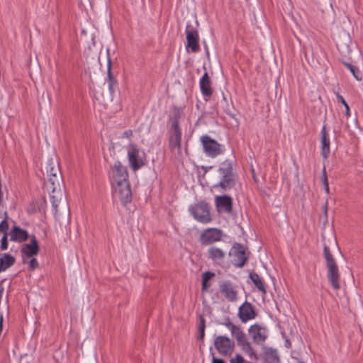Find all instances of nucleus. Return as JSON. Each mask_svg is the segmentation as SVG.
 <instances>
[{"label":"nucleus","mask_w":363,"mask_h":363,"mask_svg":"<svg viewBox=\"0 0 363 363\" xmlns=\"http://www.w3.org/2000/svg\"><path fill=\"white\" fill-rule=\"evenodd\" d=\"M113 186L122 205L125 206L132 201V192L128 181L127 167L116 161L112 168Z\"/></svg>","instance_id":"f257e3e1"},{"label":"nucleus","mask_w":363,"mask_h":363,"mask_svg":"<svg viewBox=\"0 0 363 363\" xmlns=\"http://www.w3.org/2000/svg\"><path fill=\"white\" fill-rule=\"evenodd\" d=\"M224 325L230 330L231 334L235 337L238 346H240L242 350L247 354L251 359L258 360L259 357L255 350L251 346L250 342L247 340L245 334L241 330L240 326L233 324L229 318Z\"/></svg>","instance_id":"f03ea898"},{"label":"nucleus","mask_w":363,"mask_h":363,"mask_svg":"<svg viewBox=\"0 0 363 363\" xmlns=\"http://www.w3.org/2000/svg\"><path fill=\"white\" fill-rule=\"evenodd\" d=\"M218 172L220 178V182L214 185V188H220L223 191H227L235 184L236 175L233 172L232 164L229 162H225L221 164L218 168Z\"/></svg>","instance_id":"7ed1b4c3"},{"label":"nucleus","mask_w":363,"mask_h":363,"mask_svg":"<svg viewBox=\"0 0 363 363\" xmlns=\"http://www.w3.org/2000/svg\"><path fill=\"white\" fill-rule=\"evenodd\" d=\"M179 113H175L174 118L171 119V127L169 130V147L172 151L177 150L181 152L182 131L179 127Z\"/></svg>","instance_id":"20e7f679"},{"label":"nucleus","mask_w":363,"mask_h":363,"mask_svg":"<svg viewBox=\"0 0 363 363\" xmlns=\"http://www.w3.org/2000/svg\"><path fill=\"white\" fill-rule=\"evenodd\" d=\"M127 155L133 171L135 172L145 164V153L142 152L136 145L130 143L127 146Z\"/></svg>","instance_id":"39448f33"},{"label":"nucleus","mask_w":363,"mask_h":363,"mask_svg":"<svg viewBox=\"0 0 363 363\" xmlns=\"http://www.w3.org/2000/svg\"><path fill=\"white\" fill-rule=\"evenodd\" d=\"M213 345L218 352L223 356H230L235 349L234 341L225 335L216 336Z\"/></svg>","instance_id":"423d86ee"},{"label":"nucleus","mask_w":363,"mask_h":363,"mask_svg":"<svg viewBox=\"0 0 363 363\" xmlns=\"http://www.w3.org/2000/svg\"><path fill=\"white\" fill-rule=\"evenodd\" d=\"M189 211L194 218L199 222L207 223L211 220L209 206L204 201L191 206Z\"/></svg>","instance_id":"0eeeda50"},{"label":"nucleus","mask_w":363,"mask_h":363,"mask_svg":"<svg viewBox=\"0 0 363 363\" xmlns=\"http://www.w3.org/2000/svg\"><path fill=\"white\" fill-rule=\"evenodd\" d=\"M201 142L204 152L208 157H216L223 152V146L207 135L201 137Z\"/></svg>","instance_id":"6e6552de"},{"label":"nucleus","mask_w":363,"mask_h":363,"mask_svg":"<svg viewBox=\"0 0 363 363\" xmlns=\"http://www.w3.org/2000/svg\"><path fill=\"white\" fill-rule=\"evenodd\" d=\"M186 50L191 49L192 52H197L200 50L199 35L198 31L191 26L187 25L186 28Z\"/></svg>","instance_id":"1a4fd4ad"},{"label":"nucleus","mask_w":363,"mask_h":363,"mask_svg":"<svg viewBox=\"0 0 363 363\" xmlns=\"http://www.w3.org/2000/svg\"><path fill=\"white\" fill-rule=\"evenodd\" d=\"M249 334L252 336L254 343L263 344L268 337V330L266 327L259 324H254L248 329Z\"/></svg>","instance_id":"9d476101"},{"label":"nucleus","mask_w":363,"mask_h":363,"mask_svg":"<svg viewBox=\"0 0 363 363\" xmlns=\"http://www.w3.org/2000/svg\"><path fill=\"white\" fill-rule=\"evenodd\" d=\"M221 238V230L217 228H208L201 233L200 240L202 245H208L220 241Z\"/></svg>","instance_id":"9b49d317"},{"label":"nucleus","mask_w":363,"mask_h":363,"mask_svg":"<svg viewBox=\"0 0 363 363\" xmlns=\"http://www.w3.org/2000/svg\"><path fill=\"white\" fill-rule=\"evenodd\" d=\"M221 294L230 302L238 299V291L230 281H222L219 285Z\"/></svg>","instance_id":"f8f14e48"},{"label":"nucleus","mask_w":363,"mask_h":363,"mask_svg":"<svg viewBox=\"0 0 363 363\" xmlns=\"http://www.w3.org/2000/svg\"><path fill=\"white\" fill-rule=\"evenodd\" d=\"M255 316L256 312L250 303L245 301L239 307L238 317L242 323L254 319Z\"/></svg>","instance_id":"ddd939ff"},{"label":"nucleus","mask_w":363,"mask_h":363,"mask_svg":"<svg viewBox=\"0 0 363 363\" xmlns=\"http://www.w3.org/2000/svg\"><path fill=\"white\" fill-rule=\"evenodd\" d=\"M326 267L328 269L327 277L333 288L336 290L339 289L340 288L339 283L340 275L337 263L326 265Z\"/></svg>","instance_id":"4468645a"},{"label":"nucleus","mask_w":363,"mask_h":363,"mask_svg":"<svg viewBox=\"0 0 363 363\" xmlns=\"http://www.w3.org/2000/svg\"><path fill=\"white\" fill-rule=\"evenodd\" d=\"M216 206L219 212L230 213L233 209L232 199L227 195L216 197Z\"/></svg>","instance_id":"2eb2a0df"},{"label":"nucleus","mask_w":363,"mask_h":363,"mask_svg":"<svg viewBox=\"0 0 363 363\" xmlns=\"http://www.w3.org/2000/svg\"><path fill=\"white\" fill-rule=\"evenodd\" d=\"M233 264L238 267H242L247 257L245 255L244 247L241 244H237L234 246V250L233 252Z\"/></svg>","instance_id":"dca6fc26"},{"label":"nucleus","mask_w":363,"mask_h":363,"mask_svg":"<svg viewBox=\"0 0 363 363\" xmlns=\"http://www.w3.org/2000/svg\"><path fill=\"white\" fill-rule=\"evenodd\" d=\"M47 176L48 177L47 187L50 189H52L54 193L57 192L60 194L61 182L62 181L60 172H59V173H52V174Z\"/></svg>","instance_id":"f3484780"},{"label":"nucleus","mask_w":363,"mask_h":363,"mask_svg":"<svg viewBox=\"0 0 363 363\" xmlns=\"http://www.w3.org/2000/svg\"><path fill=\"white\" fill-rule=\"evenodd\" d=\"M39 252V246L38 241L35 237V235L31 236L30 238V243L25 244L21 249V252L23 255L28 257H32L36 255Z\"/></svg>","instance_id":"a211bd4d"},{"label":"nucleus","mask_w":363,"mask_h":363,"mask_svg":"<svg viewBox=\"0 0 363 363\" xmlns=\"http://www.w3.org/2000/svg\"><path fill=\"white\" fill-rule=\"evenodd\" d=\"M263 359L265 363H279L280 358L276 349L264 346L262 347Z\"/></svg>","instance_id":"6ab92c4d"},{"label":"nucleus","mask_w":363,"mask_h":363,"mask_svg":"<svg viewBox=\"0 0 363 363\" xmlns=\"http://www.w3.org/2000/svg\"><path fill=\"white\" fill-rule=\"evenodd\" d=\"M208 257L214 263L221 264L224 262L225 252L217 247H211L208 249Z\"/></svg>","instance_id":"aec40b11"},{"label":"nucleus","mask_w":363,"mask_h":363,"mask_svg":"<svg viewBox=\"0 0 363 363\" xmlns=\"http://www.w3.org/2000/svg\"><path fill=\"white\" fill-rule=\"evenodd\" d=\"M199 86L202 94L205 97H211L213 94L211 88V81L207 72H205L199 82Z\"/></svg>","instance_id":"412c9836"},{"label":"nucleus","mask_w":363,"mask_h":363,"mask_svg":"<svg viewBox=\"0 0 363 363\" xmlns=\"http://www.w3.org/2000/svg\"><path fill=\"white\" fill-rule=\"evenodd\" d=\"M9 235L11 236V240L18 242L26 241L28 238V232L18 226H13Z\"/></svg>","instance_id":"4be33fe9"},{"label":"nucleus","mask_w":363,"mask_h":363,"mask_svg":"<svg viewBox=\"0 0 363 363\" xmlns=\"http://www.w3.org/2000/svg\"><path fill=\"white\" fill-rule=\"evenodd\" d=\"M109 52H110L109 49L107 48L106 49V53H107V77H108L107 82H108V89L110 91V93H111V94H113L114 93V86L116 85L117 81L115 79V78L113 77V76L112 74V72H111V65H112V62H111V57H110Z\"/></svg>","instance_id":"5701e85b"},{"label":"nucleus","mask_w":363,"mask_h":363,"mask_svg":"<svg viewBox=\"0 0 363 363\" xmlns=\"http://www.w3.org/2000/svg\"><path fill=\"white\" fill-rule=\"evenodd\" d=\"M330 139L324 125L321 130V155L324 159L328 158L330 154Z\"/></svg>","instance_id":"b1692460"},{"label":"nucleus","mask_w":363,"mask_h":363,"mask_svg":"<svg viewBox=\"0 0 363 363\" xmlns=\"http://www.w3.org/2000/svg\"><path fill=\"white\" fill-rule=\"evenodd\" d=\"M15 263V257L9 254H4L0 257V272L5 271Z\"/></svg>","instance_id":"393cba45"},{"label":"nucleus","mask_w":363,"mask_h":363,"mask_svg":"<svg viewBox=\"0 0 363 363\" xmlns=\"http://www.w3.org/2000/svg\"><path fill=\"white\" fill-rule=\"evenodd\" d=\"M249 277L257 289L260 291L263 294H265L267 293L266 288L262 278L259 276V274L255 272H251Z\"/></svg>","instance_id":"a878e982"},{"label":"nucleus","mask_w":363,"mask_h":363,"mask_svg":"<svg viewBox=\"0 0 363 363\" xmlns=\"http://www.w3.org/2000/svg\"><path fill=\"white\" fill-rule=\"evenodd\" d=\"M343 64L351 72V73L357 80H362V75L359 72V69L356 66L349 62H343Z\"/></svg>","instance_id":"bb28decb"},{"label":"nucleus","mask_w":363,"mask_h":363,"mask_svg":"<svg viewBox=\"0 0 363 363\" xmlns=\"http://www.w3.org/2000/svg\"><path fill=\"white\" fill-rule=\"evenodd\" d=\"M323 255L326 261V265L336 264L335 259L330 252L329 247L326 245H324L323 247Z\"/></svg>","instance_id":"cd10ccee"},{"label":"nucleus","mask_w":363,"mask_h":363,"mask_svg":"<svg viewBox=\"0 0 363 363\" xmlns=\"http://www.w3.org/2000/svg\"><path fill=\"white\" fill-rule=\"evenodd\" d=\"M50 196L52 208L55 210V211L56 212L57 210L59 201L60 199V197L62 196V191L60 190V194H58L57 192L54 193L52 191V189H51V194H50Z\"/></svg>","instance_id":"c85d7f7f"},{"label":"nucleus","mask_w":363,"mask_h":363,"mask_svg":"<svg viewBox=\"0 0 363 363\" xmlns=\"http://www.w3.org/2000/svg\"><path fill=\"white\" fill-rule=\"evenodd\" d=\"M205 323H206V321H205V318H203V316L200 315L199 325V339L201 340H202L203 339L204 335H205V328H206Z\"/></svg>","instance_id":"c756f323"},{"label":"nucleus","mask_w":363,"mask_h":363,"mask_svg":"<svg viewBox=\"0 0 363 363\" xmlns=\"http://www.w3.org/2000/svg\"><path fill=\"white\" fill-rule=\"evenodd\" d=\"M47 175L52 173H59L60 169L57 164H55L52 162H49L45 167Z\"/></svg>","instance_id":"7c9ffc66"},{"label":"nucleus","mask_w":363,"mask_h":363,"mask_svg":"<svg viewBox=\"0 0 363 363\" xmlns=\"http://www.w3.org/2000/svg\"><path fill=\"white\" fill-rule=\"evenodd\" d=\"M4 216V219L0 223V233L3 234L7 233L9 228V224L7 223L8 215L6 212H5Z\"/></svg>","instance_id":"2f4dec72"},{"label":"nucleus","mask_w":363,"mask_h":363,"mask_svg":"<svg viewBox=\"0 0 363 363\" xmlns=\"http://www.w3.org/2000/svg\"><path fill=\"white\" fill-rule=\"evenodd\" d=\"M8 233H5L1 240V250H6L8 248V241H7Z\"/></svg>","instance_id":"473e14b6"},{"label":"nucleus","mask_w":363,"mask_h":363,"mask_svg":"<svg viewBox=\"0 0 363 363\" xmlns=\"http://www.w3.org/2000/svg\"><path fill=\"white\" fill-rule=\"evenodd\" d=\"M337 98L342 104H345V107L346 108V115L350 116V108L345 99L339 94H337Z\"/></svg>","instance_id":"72a5a7b5"},{"label":"nucleus","mask_w":363,"mask_h":363,"mask_svg":"<svg viewBox=\"0 0 363 363\" xmlns=\"http://www.w3.org/2000/svg\"><path fill=\"white\" fill-rule=\"evenodd\" d=\"M215 276V274L211 272H206L203 274L202 280L208 282V280L211 279Z\"/></svg>","instance_id":"f704fd0d"},{"label":"nucleus","mask_w":363,"mask_h":363,"mask_svg":"<svg viewBox=\"0 0 363 363\" xmlns=\"http://www.w3.org/2000/svg\"><path fill=\"white\" fill-rule=\"evenodd\" d=\"M38 266V260L35 258H32L29 262V268L33 271Z\"/></svg>","instance_id":"c9c22d12"},{"label":"nucleus","mask_w":363,"mask_h":363,"mask_svg":"<svg viewBox=\"0 0 363 363\" xmlns=\"http://www.w3.org/2000/svg\"><path fill=\"white\" fill-rule=\"evenodd\" d=\"M133 133L132 130H126L122 133V135L121 138H129L133 136Z\"/></svg>","instance_id":"e433bc0d"},{"label":"nucleus","mask_w":363,"mask_h":363,"mask_svg":"<svg viewBox=\"0 0 363 363\" xmlns=\"http://www.w3.org/2000/svg\"><path fill=\"white\" fill-rule=\"evenodd\" d=\"M321 180H322L323 185L328 184L327 174H326V170H325V167H323V175H322Z\"/></svg>","instance_id":"4c0bfd02"},{"label":"nucleus","mask_w":363,"mask_h":363,"mask_svg":"<svg viewBox=\"0 0 363 363\" xmlns=\"http://www.w3.org/2000/svg\"><path fill=\"white\" fill-rule=\"evenodd\" d=\"M212 363H225V361L222 359L216 358L213 354H212Z\"/></svg>","instance_id":"58836bf2"},{"label":"nucleus","mask_w":363,"mask_h":363,"mask_svg":"<svg viewBox=\"0 0 363 363\" xmlns=\"http://www.w3.org/2000/svg\"><path fill=\"white\" fill-rule=\"evenodd\" d=\"M208 287H209V285L208 284V282L202 280V288H201L202 291H206Z\"/></svg>","instance_id":"ea45409f"},{"label":"nucleus","mask_w":363,"mask_h":363,"mask_svg":"<svg viewBox=\"0 0 363 363\" xmlns=\"http://www.w3.org/2000/svg\"><path fill=\"white\" fill-rule=\"evenodd\" d=\"M323 210L325 217H327L328 215V202L326 201L325 203V205L323 206Z\"/></svg>","instance_id":"a19ab883"},{"label":"nucleus","mask_w":363,"mask_h":363,"mask_svg":"<svg viewBox=\"0 0 363 363\" xmlns=\"http://www.w3.org/2000/svg\"><path fill=\"white\" fill-rule=\"evenodd\" d=\"M324 189L327 194H329V184H324Z\"/></svg>","instance_id":"79ce46f5"},{"label":"nucleus","mask_w":363,"mask_h":363,"mask_svg":"<svg viewBox=\"0 0 363 363\" xmlns=\"http://www.w3.org/2000/svg\"><path fill=\"white\" fill-rule=\"evenodd\" d=\"M206 52H207V55H209V52H208V50H207V49H206Z\"/></svg>","instance_id":"37998d69"},{"label":"nucleus","mask_w":363,"mask_h":363,"mask_svg":"<svg viewBox=\"0 0 363 363\" xmlns=\"http://www.w3.org/2000/svg\"><path fill=\"white\" fill-rule=\"evenodd\" d=\"M298 363H303V362H298Z\"/></svg>","instance_id":"c03bdc74"}]
</instances>
